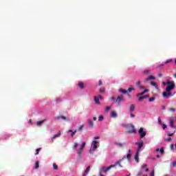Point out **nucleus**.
<instances>
[{
  "label": "nucleus",
  "mask_w": 176,
  "mask_h": 176,
  "mask_svg": "<svg viewBox=\"0 0 176 176\" xmlns=\"http://www.w3.org/2000/svg\"><path fill=\"white\" fill-rule=\"evenodd\" d=\"M141 170H142V171H144H144H146V173H148V171H149V169L148 168H146V164H143L142 166Z\"/></svg>",
  "instance_id": "nucleus-17"
},
{
  "label": "nucleus",
  "mask_w": 176,
  "mask_h": 176,
  "mask_svg": "<svg viewBox=\"0 0 176 176\" xmlns=\"http://www.w3.org/2000/svg\"><path fill=\"white\" fill-rule=\"evenodd\" d=\"M114 166H102V169H101V172L104 173V174H107V173H108V171H109V170H111V168H113Z\"/></svg>",
  "instance_id": "nucleus-5"
},
{
  "label": "nucleus",
  "mask_w": 176,
  "mask_h": 176,
  "mask_svg": "<svg viewBox=\"0 0 176 176\" xmlns=\"http://www.w3.org/2000/svg\"><path fill=\"white\" fill-rule=\"evenodd\" d=\"M136 86L138 89H140V90H144V89H145V87L141 85V81L140 80L136 82Z\"/></svg>",
  "instance_id": "nucleus-13"
},
{
  "label": "nucleus",
  "mask_w": 176,
  "mask_h": 176,
  "mask_svg": "<svg viewBox=\"0 0 176 176\" xmlns=\"http://www.w3.org/2000/svg\"><path fill=\"white\" fill-rule=\"evenodd\" d=\"M139 134H140L141 138H144V137H145V135H146V132L145 131H144V129L142 127H141L139 130Z\"/></svg>",
  "instance_id": "nucleus-7"
},
{
  "label": "nucleus",
  "mask_w": 176,
  "mask_h": 176,
  "mask_svg": "<svg viewBox=\"0 0 176 176\" xmlns=\"http://www.w3.org/2000/svg\"><path fill=\"white\" fill-rule=\"evenodd\" d=\"M150 175L151 176H155V170H152Z\"/></svg>",
  "instance_id": "nucleus-50"
},
{
  "label": "nucleus",
  "mask_w": 176,
  "mask_h": 176,
  "mask_svg": "<svg viewBox=\"0 0 176 176\" xmlns=\"http://www.w3.org/2000/svg\"><path fill=\"white\" fill-rule=\"evenodd\" d=\"M143 72H144V75H149V74H151V71L148 69H145V70H144Z\"/></svg>",
  "instance_id": "nucleus-28"
},
{
  "label": "nucleus",
  "mask_w": 176,
  "mask_h": 176,
  "mask_svg": "<svg viewBox=\"0 0 176 176\" xmlns=\"http://www.w3.org/2000/svg\"><path fill=\"white\" fill-rule=\"evenodd\" d=\"M110 100H111V101H112L113 102H116V100H115V98H113V97H111V98H110Z\"/></svg>",
  "instance_id": "nucleus-48"
},
{
  "label": "nucleus",
  "mask_w": 176,
  "mask_h": 176,
  "mask_svg": "<svg viewBox=\"0 0 176 176\" xmlns=\"http://www.w3.org/2000/svg\"><path fill=\"white\" fill-rule=\"evenodd\" d=\"M120 164V162H116V163H115V164H113V165H111V166H113V168L114 167H116V166H119Z\"/></svg>",
  "instance_id": "nucleus-39"
},
{
  "label": "nucleus",
  "mask_w": 176,
  "mask_h": 176,
  "mask_svg": "<svg viewBox=\"0 0 176 176\" xmlns=\"http://www.w3.org/2000/svg\"><path fill=\"white\" fill-rule=\"evenodd\" d=\"M87 123L89 126V127H91V129H93V127H94V122H93V121L91 120H87Z\"/></svg>",
  "instance_id": "nucleus-16"
},
{
  "label": "nucleus",
  "mask_w": 176,
  "mask_h": 176,
  "mask_svg": "<svg viewBox=\"0 0 176 176\" xmlns=\"http://www.w3.org/2000/svg\"><path fill=\"white\" fill-rule=\"evenodd\" d=\"M131 158V150L128 151V154L125 156H124L123 159H128L130 160Z\"/></svg>",
  "instance_id": "nucleus-12"
},
{
  "label": "nucleus",
  "mask_w": 176,
  "mask_h": 176,
  "mask_svg": "<svg viewBox=\"0 0 176 176\" xmlns=\"http://www.w3.org/2000/svg\"><path fill=\"white\" fill-rule=\"evenodd\" d=\"M43 123H45V120L36 122V124L38 126V127H41Z\"/></svg>",
  "instance_id": "nucleus-18"
},
{
  "label": "nucleus",
  "mask_w": 176,
  "mask_h": 176,
  "mask_svg": "<svg viewBox=\"0 0 176 176\" xmlns=\"http://www.w3.org/2000/svg\"><path fill=\"white\" fill-rule=\"evenodd\" d=\"M135 144L138 146L136 152L140 153V152H141V148L144 146V142L141 141L140 142H136Z\"/></svg>",
  "instance_id": "nucleus-6"
},
{
  "label": "nucleus",
  "mask_w": 176,
  "mask_h": 176,
  "mask_svg": "<svg viewBox=\"0 0 176 176\" xmlns=\"http://www.w3.org/2000/svg\"><path fill=\"white\" fill-rule=\"evenodd\" d=\"M41 151V148H37L36 150V153H35V155H39V151Z\"/></svg>",
  "instance_id": "nucleus-44"
},
{
  "label": "nucleus",
  "mask_w": 176,
  "mask_h": 176,
  "mask_svg": "<svg viewBox=\"0 0 176 176\" xmlns=\"http://www.w3.org/2000/svg\"><path fill=\"white\" fill-rule=\"evenodd\" d=\"M162 67H164V64H161V65H159L157 68V69H159V68H162Z\"/></svg>",
  "instance_id": "nucleus-46"
},
{
  "label": "nucleus",
  "mask_w": 176,
  "mask_h": 176,
  "mask_svg": "<svg viewBox=\"0 0 176 176\" xmlns=\"http://www.w3.org/2000/svg\"><path fill=\"white\" fill-rule=\"evenodd\" d=\"M157 120H158V124H160V125L163 124V123L162 122V119L160 118V117H159L157 118Z\"/></svg>",
  "instance_id": "nucleus-36"
},
{
  "label": "nucleus",
  "mask_w": 176,
  "mask_h": 176,
  "mask_svg": "<svg viewBox=\"0 0 176 176\" xmlns=\"http://www.w3.org/2000/svg\"><path fill=\"white\" fill-rule=\"evenodd\" d=\"M155 152H160V155L163 156V155H164V147H162L161 148H156Z\"/></svg>",
  "instance_id": "nucleus-10"
},
{
  "label": "nucleus",
  "mask_w": 176,
  "mask_h": 176,
  "mask_svg": "<svg viewBox=\"0 0 176 176\" xmlns=\"http://www.w3.org/2000/svg\"><path fill=\"white\" fill-rule=\"evenodd\" d=\"M94 140H100V136H96L94 138Z\"/></svg>",
  "instance_id": "nucleus-54"
},
{
  "label": "nucleus",
  "mask_w": 176,
  "mask_h": 176,
  "mask_svg": "<svg viewBox=\"0 0 176 176\" xmlns=\"http://www.w3.org/2000/svg\"><path fill=\"white\" fill-rule=\"evenodd\" d=\"M144 94H145V92L142 91V92H141V93H140V94H138L136 95V97H140V96H144Z\"/></svg>",
  "instance_id": "nucleus-35"
},
{
  "label": "nucleus",
  "mask_w": 176,
  "mask_h": 176,
  "mask_svg": "<svg viewBox=\"0 0 176 176\" xmlns=\"http://www.w3.org/2000/svg\"><path fill=\"white\" fill-rule=\"evenodd\" d=\"M135 162H137V163L140 162V153H138L137 151L135 155Z\"/></svg>",
  "instance_id": "nucleus-15"
},
{
  "label": "nucleus",
  "mask_w": 176,
  "mask_h": 176,
  "mask_svg": "<svg viewBox=\"0 0 176 176\" xmlns=\"http://www.w3.org/2000/svg\"><path fill=\"white\" fill-rule=\"evenodd\" d=\"M34 168H35L36 170H38V168H39V161H36V162H35V167H34Z\"/></svg>",
  "instance_id": "nucleus-27"
},
{
  "label": "nucleus",
  "mask_w": 176,
  "mask_h": 176,
  "mask_svg": "<svg viewBox=\"0 0 176 176\" xmlns=\"http://www.w3.org/2000/svg\"><path fill=\"white\" fill-rule=\"evenodd\" d=\"M138 100L139 101H142V100H144V96H139Z\"/></svg>",
  "instance_id": "nucleus-45"
},
{
  "label": "nucleus",
  "mask_w": 176,
  "mask_h": 176,
  "mask_svg": "<svg viewBox=\"0 0 176 176\" xmlns=\"http://www.w3.org/2000/svg\"><path fill=\"white\" fill-rule=\"evenodd\" d=\"M83 127H85V125H83V124L80 126L79 128H78V130L79 131L82 130V129H83Z\"/></svg>",
  "instance_id": "nucleus-47"
},
{
  "label": "nucleus",
  "mask_w": 176,
  "mask_h": 176,
  "mask_svg": "<svg viewBox=\"0 0 176 176\" xmlns=\"http://www.w3.org/2000/svg\"><path fill=\"white\" fill-rule=\"evenodd\" d=\"M156 78L153 76H148V78L146 79V82H148V80H155Z\"/></svg>",
  "instance_id": "nucleus-19"
},
{
  "label": "nucleus",
  "mask_w": 176,
  "mask_h": 176,
  "mask_svg": "<svg viewBox=\"0 0 176 176\" xmlns=\"http://www.w3.org/2000/svg\"><path fill=\"white\" fill-rule=\"evenodd\" d=\"M155 100H156V98H155V97H153V98H150L148 99V101H149V102H152L155 101Z\"/></svg>",
  "instance_id": "nucleus-38"
},
{
  "label": "nucleus",
  "mask_w": 176,
  "mask_h": 176,
  "mask_svg": "<svg viewBox=\"0 0 176 176\" xmlns=\"http://www.w3.org/2000/svg\"><path fill=\"white\" fill-rule=\"evenodd\" d=\"M52 166H53L54 170H58V166H57V164H53Z\"/></svg>",
  "instance_id": "nucleus-34"
},
{
  "label": "nucleus",
  "mask_w": 176,
  "mask_h": 176,
  "mask_svg": "<svg viewBox=\"0 0 176 176\" xmlns=\"http://www.w3.org/2000/svg\"><path fill=\"white\" fill-rule=\"evenodd\" d=\"M116 145H117V146H120V148H122V146H124V144L120 143V142H116Z\"/></svg>",
  "instance_id": "nucleus-25"
},
{
  "label": "nucleus",
  "mask_w": 176,
  "mask_h": 176,
  "mask_svg": "<svg viewBox=\"0 0 176 176\" xmlns=\"http://www.w3.org/2000/svg\"><path fill=\"white\" fill-rule=\"evenodd\" d=\"M172 61H173L172 59H168V60H166L165 64H168V63H171Z\"/></svg>",
  "instance_id": "nucleus-42"
},
{
  "label": "nucleus",
  "mask_w": 176,
  "mask_h": 176,
  "mask_svg": "<svg viewBox=\"0 0 176 176\" xmlns=\"http://www.w3.org/2000/svg\"><path fill=\"white\" fill-rule=\"evenodd\" d=\"M110 116L111 118H113L114 119H116V118H118V113H116V111H113L111 112Z\"/></svg>",
  "instance_id": "nucleus-14"
},
{
  "label": "nucleus",
  "mask_w": 176,
  "mask_h": 176,
  "mask_svg": "<svg viewBox=\"0 0 176 176\" xmlns=\"http://www.w3.org/2000/svg\"><path fill=\"white\" fill-rule=\"evenodd\" d=\"M142 175V170H140L138 173V174H137L136 176H140V175Z\"/></svg>",
  "instance_id": "nucleus-41"
},
{
  "label": "nucleus",
  "mask_w": 176,
  "mask_h": 176,
  "mask_svg": "<svg viewBox=\"0 0 176 176\" xmlns=\"http://www.w3.org/2000/svg\"><path fill=\"white\" fill-rule=\"evenodd\" d=\"M122 101H124V98H123L122 95L118 96L117 97V99L116 100V102L118 104H120V102H122Z\"/></svg>",
  "instance_id": "nucleus-8"
},
{
  "label": "nucleus",
  "mask_w": 176,
  "mask_h": 176,
  "mask_svg": "<svg viewBox=\"0 0 176 176\" xmlns=\"http://www.w3.org/2000/svg\"><path fill=\"white\" fill-rule=\"evenodd\" d=\"M157 76H159V78H162L163 76V74L158 73Z\"/></svg>",
  "instance_id": "nucleus-49"
},
{
  "label": "nucleus",
  "mask_w": 176,
  "mask_h": 176,
  "mask_svg": "<svg viewBox=\"0 0 176 176\" xmlns=\"http://www.w3.org/2000/svg\"><path fill=\"white\" fill-rule=\"evenodd\" d=\"M162 129L166 130V129H167V125L166 124H162Z\"/></svg>",
  "instance_id": "nucleus-43"
},
{
  "label": "nucleus",
  "mask_w": 176,
  "mask_h": 176,
  "mask_svg": "<svg viewBox=\"0 0 176 176\" xmlns=\"http://www.w3.org/2000/svg\"><path fill=\"white\" fill-rule=\"evenodd\" d=\"M148 91H149L148 89H144V94H145L146 93H148Z\"/></svg>",
  "instance_id": "nucleus-60"
},
{
  "label": "nucleus",
  "mask_w": 176,
  "mask_h": 176,
  "mask_svg": "<svg viewBox=\"0 0 176 176\" xmlns=\"http://www.w3.org/2000/svg\"><path fill=\"white\" fill-rule=\"evenodd\" d=\"M128 133H135V128H134L133 125L129 126Z\"/></svg>",
  "instance_id": "nucleus-11"
},
{
  "label": "nucleus",
  "mask_w": 176,
  "mask_h": 176,
  "mask_svg": "<svg viewBox=\"0 0 176 176\" xmlns=\"http://www.w3.org/2000/svg\"><path fill=\"white\" fill-rule=\"evenodd\" d=\"M99 91L100 93H104L105 91V88H100Z\"/></svg>",
  "instance_id": "nucleus-40"
},
{
  "label": "nucleus",
  "mask_w": 176,
  "mask_h": 176,
  "mask_svg": "<svg viewBox=\"0 0 176 176\" xmlns=\"http://www.w3.org/2000/svg\"><path fill=\"white\" fill-rule=\"evenodd\" d=\"M165 141H168V142L171 141V138H168L167 139H165Z\"/></svg>",
  "instance_id": "nucleus-55"
},
{
  "label": "nucleus",
  "mask_w": 176,
  "mask_h": 176,
  "mask_svg": "<svg viewBox=\"0 0 176 176\" xmlns=\"http://www.w3.org/2000/svg\"><path fill=\"white\" fill-rule=\"evenodd\" d=\"M52 141H54V140L56 139V137H54V135H53V137L51 138Z\"/></svg>",
  "instance_id": "nucleus-59"
},
{
  "label": "nucleus",
  "mask_w": 176,
  "mask_h": 176,
  "mask_svg": "<svg viewBox=\"0 0 176 176\" xmlns=\"http://www.w3.org/2000/svg\"><path fill=\"white\" fill-rule=\"evenodd\" d=\"M119 91L120 93H122V94H128V91L127 90H124V89H120Z\"/></svg>",
  "instance_id": "nucleus-23"
},
{
  "label": "nucleus",
  "mask_w": 176,
  "mask_h": 176,
  "mask_svg": "<svg viewBox=\"0 0 176 176\" xmlns=\"http://www.w3.org/2000/svg\"><path fill=\"white\" fill-rule=\"evenodd\" d=\"M102 120H104V116H99L98 122H102Z\"/></svg>",
  "instance_id": "nucleus-31"
},
{
  "label": "nucleus",
  "mask_w": 176,
  "mask_h": 176,
  "mask_svg": "<svg viewBox=\"0 0 176 176\" xmlns=\"http://www.w3.org/2000/svg\"><path fill=\"white\" fill-rule=\"evenodd\" d=\"M29 124H32V120H29V122H28Z\"/></svg>",
  "instance_id": "nucleus-58"
},
{
  "label": "nucleus",
  "mask_w": 176,
  "mask_h": 176,
  "mask_svg": "<svg viewBox=\"0 0 176 176\" xmlns=\"http://www.w3.org/2000/svg\"><path fill=\"white\" fill-rule=\"evenodd\" d=\"M85 146H86L85 142H82L81 144H79L78 142H74L73 144V151L76 152L77 155H82V153H83V149H85Z\"/></svg>",
  "instance_id": "nucleus-2"
},
{
  "label": "nucleus",
  "mask_w": 176,
  "mask_h": 176,
  "mask_svg": "<svg viewBox=\"0 0 176 176\" xmlns=\"http://www.w3.org/2000/svg\"><path fill=\"white\" fill-rule=\"evenodd\" d=\"M78 86L80 89H85V86L83 85V83L82 82H78Z\"/></svg>",
  "instance_id": "nucleus-29"
},
{
  "label": "nucleus",
  "mask_w": 176,
  "mask_h": 176,
  "mask_svg": "<svg viewBox=\"0 0 176 176\" xmlns=\"http://www.w3.org/2000/svg\"><path fill=\"white\" fill-rule=\"evenodd\" d=\"M60 135H61V132H58V133L54 135L55 138H58V137H60Z\"/></svg>",
  "instance_id": "nucleus-33"
},
{
  "label": "nucleus",
  "mask_w": 176,
  "mask_h": 176,
  "mask_svg": "<svg viewBox=\"0 0 176 176\" xmlns=\"http://www.w3.org/2000/svg\"><path fill=\"white\" fill-rule=\"evenodd\" d=\"M127 96L129 98H131V95H130L129 94H127Z\"/></svg>",
  "instance_id": "nucleus-63"
},
{
  "label": "nucleus",
  "mask_w": 176,
  "mask_h": 176,
  "mask_svg": "<svg viewBox=\"0 0 176 176\" xmlns=\"http://www.w3.org/2000/svg\"><path fill=\"white\" fill-rule=\"evenodd\" d=\"M174 146H175V145H174V144H170V151H172V152L175 151V150L174 149Z\"/></svg>",
  "instance_id": "nucleus-32"
},
{
  "label": "nucleus",
  "mask_w": 176,
  "mask_h": 176,
  "mask_svg": "<svg viewBox=\"0 0 176 176\" xmlns=\"http://www.w3.org/2000/svg\"><path fill=\"white\" fill-rule=\"evenodd\" d=\"M96 97H98L99 100H103L102 96H101V95H99L98 96Z\"/></svg>",
  "instance_id": "nucleus-53"
},
{
  "label": "nucleus",
  "mask_w": 176,
  "mask_h": 176,
  "mask_svg": "<svg viewBox=\"0 0 176 176\" xmlns=\"http://www.w3.org/2000/svg\"><path fill=\"white\" fill-rule=\"evenodd\" d=\"M94 100L95 101V104H100V99L98 97L95 96Z\"/></svg>",
  "instance_id": "nucleus-21"
},
{
  "label": "nucleus",
  "mask_w": 176,
  "mask_h": 176,
  "mask_svg": "<svg viewBox=\"0 0 176 176\" xmlns=\"http://www.w3.org/2000/svg\"><path fill=\"white\" fill-rule=\"evenodd\" d=\"M167 87L166 88V91L162 94L163 97L165 98H168L169 97L173 96V94H171V90L175 89V83L174 81L168 80L166 82Z\"/></svg>",
  "instance_id": "nucleus-1"
},
{
  "label": "nucleus",
  "mask_w": 176,
  "mask_h": 176,
  "mask_svg": "<svg viewBox=\"0 0 176 176\" xmlns=\"http://www.w3.org/2000/svg\"><path fill=\"white\" fill-rule=\"evenodd\" d=\"M169 126L172 129L173 133L170 132V131H168L167 133L169 137H173V135L175 133V125H174V121L173 120H169Z\"/></svg>",
  "instance_id": "nucleus-4"
},
{
  "label": "nucleus",
  "mask_w": 176,
  "mask_h": 176,
  "mask_svg": "<svg viewBox=\"0 0 176 176\" xmlns=\"http://www.w3.org/2000/svg\"><path fill=\"white\" fill-rule=\"evenodd\" d=\"M168 131H170V133H173V128L169 129Z\"/></svg>",
  "instance_id": "nucleus-61"
},
{
  "label": "nucleus",
  "mask_w": 176,
  "mask_h": 176,
  "mask_svg": "<svg viewBox=\"0 0 176 176\" xmlns=\"http://www.w3.org/2000/svg\"><path fill=\"white\" fill-rule=\"evenodd\" d=\"M130 117L131 118H135V115L133 114V113H131L130 114Z\"/></svg>",
  "instance_id": "nucleus-56"
},
{
  "label": "nucleus",
  "mask_w": 176,
  "mask_h": 176,
  "mask_svg": "<svg viewBox=\"0 0 176 176\" xmlns=\"http://www.w3.org/2000/svg\"><path fill=\"white\" fill-rule=\"evenodd\" d=\"M89 171H90V166H87V168L85 170V174H89Z\"/></svg>",
  "instance_id": "nucleus-30"
},
{
  "label": "nucleus",
  "mask_w": 176,
  "mask_h": 176,
  "mask_svg": "<svg viewBox=\"0 0 176 176\" xmlns=\"http://www.w3.org/2000/svg\"><path fill=\"white\" fill-rule=\"evenodd\" d=\"M112 109V107H111V106L107 107L105 108V109H104L105 113H107V112H109L110 109Z\"/></svg>",
  "instance_id": "nucleus-22"
},
{
  "label": "nucleus",
  "mask_w": 176,
  "mask_h": 176,
  "mask_svg": "<svg viewBox=\"0 0 176 176\" xmlns=\"http://www.w3.org/2000/svg\"><path fill=\"white\" fill-rule=\"evenodd\" d=\"M135 109V107L134 106V104H131L130 106V112H134Z\"/></svg>",
  "instance_id": "nucleus-24"
},
{
  "label": "nucleus",
  "mask_w": 176,
  "mask_h": 176,
  "mask_svg": "<svg viewBox=\"0 0 176 176\" xmlns=\"http://www.w3.org/2000/svg\"><path fill=\"white\" fill-rule=\"evenodd\" d=\"M77 131H78L77 130H75L74 131L72 130H69L68 133H72L71 137H74V135H75V134H76Z\"/></svg>",
  "instance_id": "nucleus-20"
},
{
  "label": "nucleus",
  "mask_w": 176,
  "mask_h": 176,
  "mask_svg": "<svg viewBox=\"0 0 176 176\" xmlns=\"http://www.w3.org/2000/svg\"><path fill=\"white\" fill-rule=\"evenodd\" d=\"M151 86H153L154 87H155V89H157V83H156L153 81H151Z\"/></svg>",
  "instance_id": "nucleus-26"
},
{
  "label": "nucleus",
  "mask_w": 176,
  "mask_h": 176,
  "mask_svg": "<svg viewBox=\"0 0 176 176\" xmlns=\"http://www.w3.org/2000/svg\"><path fill=\"white\" fill-rule=\"evenodd\" d=\"M133 90L134 91V90H135V89L131 87V88H129L126 91L131 93V91H133Z\"/></svg>",
  "instance_id": "nucleus-37"
},
{
  "label": "nucleus",
  "mask_w": 176,
  "mask_h": 176,
  "mask_svg": "<svg viewBox=\"0 0 176 176\" xmlns=\"http://www.w3.org/2000/svg\"><path fill=\"white\" fill-rule=\"evenodd\" d=\"M98 144H99V142L97 140H94L92 142L91 148L89 151V153H90V155H93V153H94V152L97 151V148H98L97 145H98Z\"/></svg>",
  "instance_id": "nucleus-3"
},
{
  "label": "nucleus",
  "mask_w": 176,
  "mask_h": 176,
  "mask_svg": "<svg viewBox=\"0 0 176 176\" xmlns=\"http://www.w3.org/2000/svg\"><path fill=\"white\" fill-rule=\"evenodd\" d=\"M173 167H176V162L175 161H174L173 162Z\"/></svg>",
  "instance_id": "nucleus-57"
},
{
  "label": "nucleus",
  "mask_w": 176,
  "mask_h": 176,
  "mask_svg": "<svg viewBox=\"0 0 176 176\" xmlns=\"http://www.w3.org/2000/svg\"><path fill=\"white\" fill-rule=\"evenodd\" d=\"M101 85H102V81L100 80L99 81V86H101Z\"/></svg>",
  "instance_id": "nucleus-62"
},
{
  "label": "nucleus",
  "mask_w": 176,
  "mask_h": 176,
  "mask_svg": "<svg viewBox=\"0 0 176 176\" xmlns=\"http://www.w3.org/2000/svg\"><path fill=\"white\" fill-rule=\"evenodd\" d=\"M169 111H170V112H175V109L171 108L169 109Z\"/></svg>",
  "instance_id": "nucleus-51"
},
{
  "label": "nucleus",
  "mask_w": 176,
  "mask_h": 176,
  "mask_svg": "<svg viewBox=\"0 0 176 176\" xmlns=\"http://www.w3.org/2000/svg\"><path fill=\"white\" fill-rule=\"evenodd\" d=\"M55 119H56V120H60V119H61L62 120H66V122H69V118H68L64 116H58Z\"/></svg>",
  "instance_id": "nucleus-9"
},
{
  "label": "nucleus",
  "mask_w": 176,
  "mask_h": 176,
  "mask_svg": "<svg viewBox=\"0 0 176 176\" xmlns=\"http://www.w3.org/2000/svg\"><path fill=\"white\" fill-rule=\"evenodd\" d=\"M144 98H149V96L148 95L144 96L143 99L144 100Z\"/></svg>",
  "instance_id": "nucleus-52"
},
{
  "label": "nucleus",
  "mask_w": 176,
  "mask_h": 176,
  "mask_svg": "<svg viewBox=\"0 0 176 176\" xmlns=\"http://www.w3.org/2000/svg\"><path fill=\"white\" fill-rule=\"evenodd\" d=\"M93 120H94V121L97 120V118L96 117H94L93 118Z\"/></svg>",
  "instance_id": "nucleus-64"
}]
</instances>
